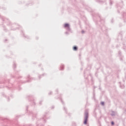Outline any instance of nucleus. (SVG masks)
I'll return each instance as SVG.
<instances>
[{
  "mask_svg": "<svg viewBox=\"0 0 126 126\" xmlns=\"http://www.w3.org/2000/svg\"><path fill=\"white\" fill-rule=\"evenodd\" d=\"M52 94V92H50V93H49L48 94L49 95H51Z\"/></svg>",
  "mask_w": 126,
  "mask_h": 126,
  "instance_id": "20",
  "label": "nucleus"
},
{
  "mask_svg": "<svg viewBox=\"0 0 126 126\" xmlns=\"http://www.w3.org/2000/svg\"><path fill=\"white\" fill-rule=\"evenodd\" d=\"M28 79L26 82H24V83H26V82H31V81L33 80V78H31L30 75H28Z\"/></svg>",
  "mask_w": 126,
  "mask_h": 126,
  "instance_id": "4",
  "label": "nucleus"
},
{
  "mask_svg": "<svg viewBox=\"0 0 126 126\" xmlns=\"http://www.w3.org/2000/svg\"><path fill=\"white\" fill-rule=\"evenodd\" d=\"M85 118L84 120L83 124L84 125H87V123H88V117H89V114L87 111H86L84 113Z\"/></svg>",
  "mask_w": 126,
  "mask_h": 126,
  "instance_id": "1",
  "label": "nucleus"
},
{
  "mask_svg": "<svg viewBox=\"0 0 126 126\" xmlns=\"http://www.w3.org/2000/svg\"><path fill=\"white\" fill-rule=\"evenodd\" d=\"M64 67V65H63V64L62 65L60 66V70H63Z\"/></svg>",
  "mask_w": 126,
  "mask_h": 126,
  "instance_id": "6",
  "label": "nucleus"
},
{
  "mask_svg": "<svg viewBox=\"0 0 126 126\" xmlns=\"http://www.w3.org/2000/svg\"><path fill=\"white\" fill-rule=\"evenodd\" d=\"M116 112L112 111L111 116H112V117H115V116H116Z\"/></svg>",
  "mask_w": 126,
  "mask_h": 126,
  "instance_id": "5",
  "label": "nucleus"
},
{
  "mask_svg": "<svg viewBox=\"0 0 126 126\" xmlns=\"http://www.w3.org/2000/svg\"><path fill=\"white\" fill-rule=\"evenodd\" d=\"M32 118H36V114H34L33 113H32Z\"/></svg>",
  "mask_w": 126,
  "mask_h": 126,
  "instance_id": "9",
  "label": "nucleus"
},
{
  "mask_svg": "<svg viewBox=\"0 0 126 126\" xmlns=\"http://www.w3.org/2000/svg\"><path fill=\"white\" fill-rule=\"evenodd\" d=\"M74 51H77V47L76 46H74L73 47Z\"/></svg>",
  "mask_w": 126,
  "mask_h": 126,
  "instance_id": "11",
  "label": "nucleus"
},
{
  "mask_svg": "<svg viewBox=\"0 0 126 126\" xmlns=\"http://www.w3.org/2000/svg\"><path fill=\"white\" fill-rule=\"evenodd\" d=\"M61 101L62 104L63 105V104H64V103H63V99H61Z\"/></svg>",
  "mask_w": 126,
  "mask_h": 126,
  "instance_id": "18",
  "label": "nucleus"
},
{
  "mask_svg": "<svg viewBox=\"0 0 126 126\" xmlns=\"http://www.w3.org/2000/svg\"><path fill=\"white\" fill-rule=\"evenodd\" d=\"M83 69L82 68H81V70H82Z\"/></svg>",
  "mask_w": 126,
  "mask_h": 126,
  "instance_id": "24",
  "label": "nucleus"
},
{
  "mask_svg": "<svg viewBox=\"0 0 126 126\" xmlns=\"http://www.w3.org/2000/svg\"><path fill=\"white\" fill-rule=\"evenodd\" d=\"M111 124L112 126H114L115 125V122H114V121H112L111 122Z\"/></svg>",
  "mask_w": 126,
  "mask_h": 126,
  "instance_id": "14",
  "label": "nucleus"
},
{
  "mask_svg": "<svg viewBox=\"0 0 126 126\" xmlns=\"http://www.w3.org/2000/svg\"><path fill=\"white\" fill-rule=\"evenodd\" d=\"M8 101H9V98H8Z\"/></svg>",
  "mask_w": 126,
  "mask_h": 126,
  "instance_id": "26",
  "label": "nucleus"
},
{
  "mask_svg": "<svg viewBox=\"0 0 126 126\" xmlns=\"http://www.w3.org/2000/svg\"><path fill=\"white\" fill-rule=\"evenodd\" d=\"M88 70L86 71V70H85L84 71V77H85V79H86L87 81H88L89 80H88V78H87V77H86V75L85 74H88V73H90V71H89L90 69H91V66H89L88 67Z\"/></svg>",
  "mask_w": 126,
  "mask_h": 126,
  "instance_id": "3",
  "label": "nucleus"
},
{
  "mask_svg": "<svg viewBox=\"0 0 126 126\" xmlns=\"http://www.w3.org/2000/svg\"><path fill=\"white\" fill-rule=\"evenodd\" d=\"M70 114H68V116H70Z\"/></svg>",
  "mask_w": 126,
  "mask_h": 126,
  "instance_id": "27",
  "label": "nucleus"
},
{
  "mask_svg": "<svg viewBox=\"0 0 126 126\" xmlns=\"http://www.w3.org/2000/svg\"><path fill=\"white\" fill-rule=\"evenodd\" d=\"M27 98L30 102H31L32 105H36V103L34 101V97L32 95H29Z\"/></svg>",
  "mask_w": 126,
  "mask_h": 126,
  "instance_id": "2",
  "label": "nucleus"
},
{
  "mask_svg": "<svg viewBox=\"0 0 126 126\" xmlns=\"http://www.w3.org/2000/svg\"><path fill=\"white\" fill-rule=\"evenodd\" d=\"M95 88H96V87H94V89H95Z\"/></svg>",
  "mask_w": 126,
  "mask_h": 126,
  "instance_id": "25",
  "label": "nucleus"
},
{
  "mask_svg": "<svg viewBox=\"0 0 126 126\" xmlns=\"http://www.w3.org/2000/svg\"><path fill=\"white\" fill-rule=\"evenodd\" d=\"M90 76L91 77L92 82H93V77H92V75H91V74H90Z\"/></svg>",
  "mask_w": 126,
  "mask_h": 126,
  "instance_id": "10",
  "label": "nucleus"
},
{
  "mask_svg": "<svg viewBox=\"0 0 126 126\" xmlns=\"http://www.w3.org/2000/svg\"><path fill=\"white\" fill-rule=\"evenodd\" d=\"M101 104L102 105V106H104V105H105V102L104 101H102L101 102Z\"/></svg>",
  "mask_w": 126,
  "mask_h": 126,
  "instance_id": "15",
  "label": "nucleus"
},
{
  "mask_svg": "<svg viewBox=\"0 0 126 126\" xmlns=\"http://www.w3.org/2000/svg\"><path fill=\"white\" fill-rule=\"evenodd\" d=\"M13 67L14 69V68H15V67H16V64H13Z\"/></svg>",
  "mask_w": 126,
  "mask_h": 126,
  "instance_id": "13",
  "label": "nucleus"
},
{
  "mask_svg": "<svg viewBox=\"0 0 126 126\" xmlns=\"http://www.w3.org/2000/svg\"><path fill=\"white\" fill-rule=\"evenodd\" d=\"M19 90H21V88H20V87H19Z\"/></svg>",
  "mask_w": 126,
  "mask_h": 126,
  "instance_id": "22",
  "label": "nucleus"
},
{
  "mask_svg": "<svg viewBox=\"0 0 126 126\" xmlns=\"http://www.w3.org/2000/svg\"><path fill=\"white\" fill-rule=\"evenodd\" d=\"M42 102H43V101H40L39 102V105H42Z\"/></svg>",
  "mask_w": 126,
  "mask_h": 126,
  "instance_id": "19",
  "label": "nucleus"
},
{
  "mask_svg": "<svg viewBox=\"0 0 126 126\" xmlns=\"http://www.w3.org/2000/svg\"><path fill=\"white\" fill-rule=\"evenodd\" d=\"M0 88H1V87H0Z\"/></svg>",
  "mask_w": 126,
  "mask_h": 126,
  "instance_id": "28",
  "label": "nucleus"
},
{
  "mask_svg": "<svg viewBox=\"0 0 126 126\" xmlns=\"http://www.w3.org/2000/svg\"><path fill=\"white\" fill-rule=\"evenodd\" d=\"M46 115H43L42 117V120H43L44 123H46Z\"/></svg>",
  "mask_w": 126,
  "mask_h": 126,
  "instance_id": "7",
  "label": "nucleus"
},
{
  "mask_svg": "<svg viewBox=\"0 0 126 126\" xmlns=\"http://www.w3.org/2000/svg\"><path fill=\"white\" fill-rule=\"evenodd\" d=\"M28 110V106L26 107V110L27 111Z\"/></svg>",
  "mask_w": 126,
  "mask_h": 126,
  "instance_id": "21",
  "label": "nucleus"
},
{
  "mask_svg": "<svg viewBox=\"0 0 126 126\" xmlns=\"http://www.w3.org/2000/svg\"><path fill=\"white\" fill-rule=\"evenodd\" d=\"M63 110H64V111H65V112H66V113H67V112H66V108H65V107H63Z\"/></svg>",
  "mask_w": 126,
  "mask_h": 126,
  "instance_id": "17",
  "label": "nucleus"
},
{
  "mask_svg": "<svg viewBox=\"0 0 126 126\" xmlns=\"http://www.w3.org/2000/svg\"><path fill=\"white\" fill-rule=\"evenodd\" d=\"M44 75H45V74H43L42 75H41V76H39L38 77H39V79H41V76H44Z\"/></svg>",
  "mask_w": 126,
  "mask_h": 126,
  "instance_id": "16",
  "label": "nucleus"
},
{
  "mask_svg": "<svg viewBox=\"0 0 126 126\" xmlns=\"http://www.w3.org/2000/svg\"><path fill=\"white\" fill-rule=\"evenodd\" d=\"M120 87L121 88H122V89H124V88H125V85H120Z\"/></svg>",
  "mask_w": 126,
  "mask_h": 126,
  "instance_id": "12",
  "label": "nucleus"
},
{
  "mask_svg": "<svg viewBox=\"0 0 126 126\" xmlns=\"http://www.w3.org/2000/svg\"><path fill=\"white\" fill-rule=\"evenodd\" d=\"M54 108H55V106H52V109H54Z\"/></svg>",
  "mask_w": 126,
  "mask_h": 126,
  "instance_id": "23",
  "label": "nucleus"
},
{
  "mask_svg": "<svg viewBox=\"0 0 126 126\" xmlns=\"http://www.w3.org/2000/svg\"><path fill=\"white\" fill-rule=\"evenodd\" d=\"M64 27L68 28V27H69V25H68V24H65L64 25Z\"/></svg>",
  "mask_w": 126,
  "mask_h": 126,
  "instance_id": "8",
  "label": "nucleus"
}]
</instances>
